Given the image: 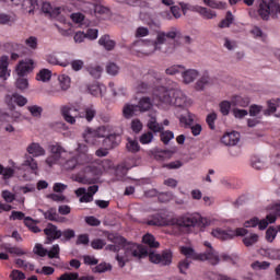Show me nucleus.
<instances>
[{
    "mask_svg": "<svg viewBox=\"0 0 280 280\" xmlns=\"http://www.w3.org/2000/svg\"><path fill=\"white\" fill-rule=\"evenodd\" d=\"M183 34L178 27H172L168 32L158 31L155 40H139L132 45V51L142 54V56H151L155 51H162V54H172L174 49L167 47V38L174 40V38H180Z\"/></svg>",
    "mask_w": 280,
    "mask_h": 280,
    "instance_id": "obj_1",
    "label": "nucleus"
},
{
    "mask_svg": "<svg viewBox=\"0 0 280 280\" xmlns=\"http://www.w3.org/2000/svg\"><path fill=\"white\" fill-rule=\"evenodd\" d=\"M108 240H110L113 244L107 245L106 250L117 253L116 261H118L120 268H124L126 262L130 261L132 257H136L137 259L148 257V249L137 243L124 245L126 240L121 236H108Z\"/></svg>",
    "mask_w": 280,
    "mask_h": 280,
    "instance_id": "obj_2",
    "label": "nucleus"
},
{
    "mask_svg": "<svg viewBox=\"0 0 280 280\" xmlns=\"http://www.w3.org/2000/svg\"><path fill=\"white\" fill-rule=\"evenodd\" d=\"M74 152L77 158L83 163V173H78L74 180L82 185H95L97 176L102 174V168L93 165V155L89 154V147L84 143H78Z\"/></svg>",
    "mask_w": 280,
    "mask_h": 280,
    "instance_id": "obj_3",
    "label": "nucleus"
},
{
    "mask_svg": "<svg viewBox=\"0 0 280 280\" xmlns=\"http://www.w3.org/2000/svg\"><path fill=\"white\" fill-rule=\"evenodd\" d=\"M153 104L159 106V108H168L170 106L187 108L191 102L180 90H167L165 88H159L153 92Z\"/></svg>",
    "mask_w": 280,
    "mask_h": 280,
    "instance_id": "obj_4",
    "label": "nucleus"
},
{
    "mask_svg": "<svg viewBox=\"0 0 280 280\" xmlns=\"http://www.w3.org/2000/svg\"><path fill=\"white\" fill-rule=\"evenodd\" d=\"M61 115L65 121L71 124V126L75 124V119H84L91 124L97 116V108H95V105L90 104L85 105L82 110L79 112L74 106H63L61 107Z\"/></svg>",
    "mask_w": 280,
    "mask_h": 280,
    "instance_id": "obj_5",
    "label": "nucleus"
},
{
    "mask_svg": "<svg viewBox=\"0 0 280 280\" xmlns=\"http://www.w3.org/2000/svg\"><path fill=\"white\" fill-rule=\"evenodd\" d=\"M203 246L208 248L205 253H196V250L190 246H183L180 247V253L186 257L187 260L191 259L192 261H209L211 266H218L220 264V255L218 252L213 249L211 243L205 242Z\"/></svg>",
    "mask_w": 280,
    "mask_h": 280,
    "instance_id": "obj_6",
    "label": "nucleus"
},
{
    "mask_svg": "<svg viewBox=\"0 0 280 280\" xmlns=\"http://www.w3.org/2000/svg\"><path fill=\"white\" fill-rule=\"evenodd\" d=\"M200 224H202V217L198 213L171 218V226L175 229H194V226H200Z\"/></svg>",
    "mask_w": 280,
    "mask_h": 280,
    "instance_id": "obj_7",
    "label": "nucleus"
},
{
    "mask_svg": "<svg viewBox=\"0 0 280 280\" xmlns=\"http://www.w3.org/2000/svg\"><path fill=\"white\" fill-rule=\"evenodd\" d=\"M110 133L109 126H101L96 129L86 128L83 132V139L85 143H90L91 145H95L97 143V139H106Z\"/></svg>",
    "mask_w": 280,
    "mask_h": 280,
    "instance_id": "obj_8",
    "label": "nucleus"
},
{
    "mask_svg": "<svg viewBox=\"0 0 280 280\" xmlns=\"http://www.w3.org/2000/svg\"><path fill=\"white\" fill-rule=\"evenodd\" d=\"M50 154L46 158L45 163L48 167L58 165L63 158L69 153L60 143L50 144L48 148Z\"/></svg>",
    "mask_w": 280,
    "mask_h": 280,
    "instance_id": "obj_9",
    "label": "nucleus"
},
{
    "mask_svg": "<svg viewBox=\"0 0 280 280\" xmlns=\"http://www.w3.org/2000/svg\"><path fill=\"white\" fill-rule=\"evenodd\" d=\"M58 165L65 172H73V170H81L79 174L84 173V167H86L82 161H80L75 155H73V152H68Z\"/></svg>",
    "mask_w": 280,
    "mask_h": 280,
    "instance_id": "obj_10",
    "label": "nucleus"
},
{
    "mask_svg": "<svg viewBox=\"0 0 280 280\" xmlns=\"http://www.w3.org/2000/svg\"><path fill=\"white\" fill-rule=\"evenodd\" d=\"M136 80H141L133 86L136 93H148V89L154 83V75L151 72H144L140 75L136 74Z\"/></svg>",
    "mask_w": 280,
    "mask_h": 280,
    "instance_id": "obj_11",
    "label": "nucleus"
},
{
    "mask_svg": "<svg viewBox=\"0 0 280 280\" xmlns=\"http://www.w3.org/2000/svg\"><path fill=\"white\" fill-rule=\"evenodd\" d=\"M277 222V215L276 214H268L266 219H262L259 221L258 218H253L244 223L245 229H252L255 226H259L260 231H265V229H268V224H275Z\"/></svg>",
    "mask_w": 280,
    "mask_h": 280,
    "instance_id": "obj_12",
    "label": "nucleus"
},
{
    "mask_svg": "<svg viewBox=\"0 0 280 280\" xmlns=\"http://www.w3.org/2000/svg\"><path fill=\"white\" fill-rule=\"evenodd\" d=\"M12 167H14V170H23L24 172H38V162L34 155L25 153L21 165L19 166L16 163L12 162Z\"/></svg>",
    "mask_w": 280,
    "mask_h": 280,
    "instance_id": "obj_13",
    "label": "nucleus"
},
{
    "mask_svg": "<svg viewBox=\"0 0 280 280\" xmlns=\"http://www.w3.org/2000/svg\"><path fill=\"white\" fill-rule=\"evenodd\" d=\"M96 191H100V186L93 185L88 189L84 187L78 188L74 194L79 199V202H93V196Z\"/></svg>",
    "mask_w": 280,
    "mask_h": 280,
    "instance_id": "obj_14",
    "label": "nucleus"
},
{
    "mask_svg": "<svg viewBox=\"0 0 280 280\" xmlns=\"http://www.w3.org/2000/svg\"><path fill=\"white\" fill-rule=\"evenodd\" d=\"M149 259L152 264H158L159 266H170V264H172V252L164 250L162 254L151 252Z\"/></svg>",
    "mask_w": 280,
    "mask_h": 280,
    "instance_id": "obj_15",
    "label": "nucleus"
},
{
    "mask_svg": "<svg viewBox=\"0 0 280 280\" xmlns=\"http://www.w3.org/2000/svg\"><path fill=\"white\" fill-rule=\"evenodd\" d=\"M4 104L10 108H14V106H25L27 104V98L19 93L7 94L4 96Z\"/></svg>",
    "mask_w": 280,
    "mask_h": 280,
    "instance_id": "obj_16",
    "label": "nucleus"
},
{
    "mask_svg": "<svg viewBox=\"0 0 280 280\" xmlns=\"http://www.w3.org/2000/svg\"><path fill=\"white\" fill-rule=\"evenodd\" d=\"M32 71H34V60L32 59H23L15 67V72L19 78H25V75L32 73Z\"/></svg>",
    "mask_w": 280,
    "mask_h": 280,
    "instance_id": "obj_17",
    "label": "nucleus"
},
{
    "mask_svg": "<svg viewBox=\"0 0 280 280\" xmlns=\"http://www.w3.org/2000/svg\"><path fill=\"white\" fill-rule=\"evenodd\" d=\"M198 78H200V71L197 69H186L184 67V70L182 71L183 84H194Z\"/></svg>",
    "mask_w": 280,
    "mask_h": 280,
    "instance_id": "obj_18",
    "label": "nucleus"
},
{
    "mask_svg": "<svg viewBox=\"0 0 280 280\" xmlns=\"http://www.w3.org/2000/svg\"><path fill=\"white\" fill-rule=\"evenodd\" d=\"M45 235L47 236L46 244H51L54 240H60L62 237V231L58 230V226L49 223L44 230Z\"/></svg>",
    "mask_w": 280,
    "mask_h": 280,
    "instance_id": "obj_19",
    "label": "nucleus"
},
{
    "mask_svg": "<svg viewBox=\"0 0 280 280\" xmlns=\"http://www.w3.org/2000/svg\"><path fill=\"white\" fill-rule=\"evenodd\" d=\"M26 154L34 156L35 159H38L40 156H45L47 154V151L40 143L38 142H32L26 147Z\"/></svg>",
    "mask_w": 280,
    "mask_h": 280,
    "instance_id": "obj_20",
    "label": "nucleus"
},
{
    "mask_svg": "<svg viewBox=\"0 0 280 280\" xmlns=\"http://www.w3.org/2000/svg\"><path fill=\"white\" fill-rule=\"evenodd\" d=\"M273 10H275V3L261 1L258 8V14L264 21H268Z\"/></svg>",
    "mask_w": 280,
    "mask_h": 280,
    "instance_id": "obj_21",
    "label": "nucleus"
},
{
    "mask_svg": "<svg viewBox=\"0 0 280 280\" xmlns=\"http://www.w3.org/2000/svg\"><path fill=\"white\" fill-rule=\"evenodd\" d=\"M241 136L237 131L226 132L222 138L221 142L223 145H228L229 148H233L240 143Z\"/></svg>",
    "mask_w": 280,
    "mask_h": 280,
    "instance_id": "obj_22",
    "label": "nucleus"
},
{
    "mask_svg": "<svg viewBox=\"0 0 280 280\" xmlns=\"http://www.w3.org/2000/svg\"><path fill=\"white\" fill-rule=\"evenodd\" d=\"M147 224H149V226H172V219L155 214L147 221Z\"/></svg>",
    "mask_w": 280,
    "mask_h": 280,
    "instance_id": "obj_23",
    "label": "nucleus"
},
{
    "mask_svg": "<svg viewBox=\"0 0 280 280\" xmlns=\"http://www.w3.org/2000/svg\"><path fill=\"white\" fill-rule=\"evenodd\" d=\"M212 237H217V240H233L235 237V231L233 230H223L222 228H217L211 232Z\"/></svg>",
    "mask_w": 280,
    "mask_h": 280,
    "instance_id": "obj_24",
    "label": "nucleus"
},
{
    "mask_svg": "<svg viewBox=\"0 0 280 280\" xmlns=\"http://www.w3.org/2000/svg\"><path fill=\"white\" fill-rule=\"evenodd\" d=\"M9 60L10 57H8L7 55L0 57V80H2V82H5V80L10 78V71L8 70V67L10 65Z\"/></svg>",
    "mask_w": 280,
    "mask_h": 280,
    "instance_id": "obj_25",
    "label": "nucleus"
},
{
    "mask_svg": "<svg viewBox=\"0 0 280 280\" xmlns=\"http://www.w3.org/2000/svg\"><path fill=\"white\" fill-rule=\"evenodd\" d=\"M88 91L90 95H93L94 97H104L106 94V85L94 82L88 86Z\"/></svg>",
    "mask_w": 280,
    "mask_h": 280,
    "instance_id": "obj_26",
    "label": "nucleus"
},
{
    "mask_svg": "<svg viewBox=\"0 0 280 280\" xmlns=\"http://www.w3.org/2000/svg\"><path fill=\"white\" fill-rule=\"evenodd\" d=\"M137 113H139V107L137 105L125 104L122 107V117H125V119H131Z\"/></svg>",
    "mask_w": 280,
    "mask_h": 280,
    "instance_id": "obj_27",
    "label": "nucleus"
},
{
    "mask_svg": "<svg viewBox=\"0 0 280 280\" xmlns=\"http://www.w3.org/2000/svg\"><path fill=\"white\" fill-rule=\"evenodd\" d=\"M147 128L151 130V132H163V124L159 122L156 120V116H150V119L148 120Z\"/></svg>",
    "mask_w": 280,
    "mask_h": 280,
    "instance_id": "obj_28",
    "label": "nucleus"
},
{
    "mask_svg": "<svg viewBox=\"0 0 280 280\" xmlns=\"http://www.w3.org/2000/svg\"><path fill=\"white\" fill-rule=\"evenodd\" d=\"M119 141H121L119 135L108 133L103 143L106 148H115V145H119Z\"/></svg>",
    "mask_w": 280,
    "mask_h": 280,
    "instance_id": "obj_29",
    "label": "nucleus"
},
{
    "mask_svg": "<svg viewBox=\"0 0 280 280\" xmlns=\"http://www.w3.org/2000/svg\"><path fill=\"white\" fill-rule=\"evenodd\" d=\"M88 73L94 78V80H100L102 78V73H104V68L100 65H91L86 68Z\"/></svg>",
    "mask_w": 280,
    "mask_h": 280,
    "instance_id": "obj_30",
    "label": "nucleus"
},
{
    "mask_svg": "<svg viewBox=\"0 0 280 280\" xmlns=\"http://www.w3.org/2000/svg\"><path fill=\"white\" fill-rule=\"evenodd\" d=\"M98 45H101V47H104V49H106L107 51H113V49H115V40L110 39V36L108 35H103L98 39Z\"/></svg>",
    "mask_w": 280,
    "mask_h": 280,
    "instance_id": "obj_31",
    "label": "nucleus"
},
{
    "mask_svg": "<svg viewBox=\"0 0 280 280\" xmlns=\"http://www.w3.org/2000/svg\"><path fill=\"white\" fill-rule=\"evenodd\" d=\"M260 255H262V257H268L269 259H280V250L272 247L261 248Z\"/></svg>",
    "mask_w": 280,
    "mask_h": 280,
    "instance_id": "obj_32",
    "label": "nucleus"
},
{
    "mask_svg": "<svg viewBox=\"0 0 280 280\" xmlns=\"http://www.w3.org/2000/svg\"><path fill=\"white\" fill-rule=\"evenodd\" d=\"M268 108L264 112V115L270 117L273 113H277V107L280 105V98H272L268 101Z\"/></svg>",
    "mask_w": 280,
    "mask_h": 280,
    "instance_id": "obj_33",
    "label": "nucleus"
},
{
    "mask_svg": "<svg viewBox=\"0 0 280 280\" xmlns=\"http://www.w3.org/2000/svg\"><path fill=\"white\" fill-rule=\"evenodd\" d=\"M136 106L138 107V110L140 113H145L150 108H152V101L150 100V97H142V98H140L138 105H136Z\"/></svg>",
    "mask_w": 280,
    "mask_h": 280,
    "instance_id": "obj_34",
    "label": "nucleus"
},
{
    "mask_svg": "<svg viewBox=\"0 0 280 280\" xmlns=\"http://www.w3.org/2000/svg\"><path fill=\"white\" fill-rule=\"evenodd\" d=\"M1 250H5V253H10L11 255H25V252L19 247H12V245L4 243L0 246Z\"/></svg>",
    "mask_w": 280,
    "mask_h": 280,
    "instance_id": "obj_35",
    "label": "nucleus"
},
{
    "mask_svg": "<svg viewBox=\"0 0 280 280\" xmlns=\"http://www.w3.org/2000/svg\"><path fill=\"white\" fill-rule=\"evenodd\" d=\"M126 149H127V152H131L132 154H135L141 150V147L139 145V141L132 138H128Z\"/></svg>",
    "mask_w": 280,
    "mask_h": 280,
    "instance_id": "obj_36",
    "label": "nucleus"
},
{
    "mask_svg": "<svg viewBox=\"0 0 280 280\" xmlns=\"http://www.w3.org/2000/svg\"><path fill=\"white\" fill-rule=\"evenodd\" d=\"M259 242V235L252 233L247 234L245 237H243V244L248 248L250 246H255Z\"/></svg>",
    "mask_w": 280,
    "mask_h": 280,
    "instance_id": "obj_37",
    "label": "nucleus"
},
{
    "mask_svg": "<svg viewBox=\"0 0 280 280\" xmlns=\"http://www.w3.org/2000/svg\"><path fill=\"white\" fill-rule=\"evenodd\" d=\"M210 82H211V79L209 78V74H203L202 77H200L199 80H197L195 84L196 91H205V86L210 84Z\"/></svg>",
    "mask_w": 280,
    "mask_h": 280,
    "instance_id": "obj_38",
    "label": "nucleus"
},
{
    "mask_svg": "<svg viewBox=\"0 0 280 280\" xmlns=\"http://www.w3.org/2000/svg\"><path fill=\"white\" fill-rule=\"evenodd\" d=\"M61 91H69L71 88V78L67 74H61L58 77Z\"/></svg>",
    "mask_w": 280,
    "mask_h": 280,
    "instance_id": "obj_39",
    "label": "nucleus"
},
{
    "mask_svg": "<svg viewBox=\"0 0 280 280\" xmlns=\"http://www.w3.org/2000/svg\"><path fill=\"white\" fill-rule=\"evenodd\" d=\"M179 122L182 126H191L194 124V115L185 109L184 114L179 117Z\"/></svg>",
    "mask_w": 280,
    "mask_h": 280,
    "instance_id": "obj_40",
    "label": "nucleus"
},
{
    "mask_svg": "<svg viewBox=\"0 0 280 280\" xmlns=\"http://www.w3.org/2000/svg\"><path fill=\"white\" fill-rule=\"evenodd\" d=\"M108 86H109L114 97H119L121 95H126V88H124L121 85L116 86L115 82H109Z\"/></svg>",
    "mask_w": 280,
    "mask_h": 280,
    "instance_id": "obj_41",
    "label": "nucleus"
},
{
    "mask_svg": "<svg viewBox=\"0 0 280 280\" xmlns=\"http://www.w3.org/2000/svg\"><path fill=\"white\" fill-rule=\"evenodd\" d=\"M57 56L59 67H69V65H71V55H69V52H59Z\"/></svg>",
    "mask_w": 280,
    "mask_h": 280,
    "instance_id": "obj_42",
    "label": "nucleus"
},
{
    "mask_svg": "<svg viewBox=\"0 0 280 280\" xmlns=\"http://www.w3.org/2000/svg\"><path fill=\"white\" fill-rule=\"evenodd\" d=\"M205 5H208V8H212L213 10H225L226 3L225 2H218L215 0H202Z\"/></svg>",
    "mask_w": 280,
    "mask_h": 280,
    "instance_id": "obj_43",
    "label": "nucleus"
},
{
    "mask_svg": "<svg viewBox=\"0 0 280 280\" xmlns=\"http://www.w3.org/2000/svg\"><path fill=\"white\" fill-rule=\"evenodd\" d=\"M37 5H38V2L36 0H23L22 2L23 10L28 12V14H32L34 10H36Z\"/></svg>",
    "mask_w": 280,
    "mask_h": 280,
    "instance_id": "obj_44",
    "label": "nucleus"
},
{
    "mask_svg": "<svg viewBox=\"0 0 280 280\" xmlns=\"http://www.w3.org/2000/svg\"><path fill=\"white\" fill-rule=\"evenodd\" d=\"M142 242L143 244H147V246H149L150 248H159L160 246L159 242H156V240L154 238V235L152 234H145L142 237Z\"/></svg>",
    "mask_w": 280,
    "mask_h": 280,
    "instance_id": "obj_45",
    "label": "nucleus"
},
{
    "mask_svg": "<svg viewBox=\"0 0 280 280\" xmlns=\"http://www.w3.org/2000/svg\"><path fill=\"white\" fill-rule=\"evenodd\" d=\"M184 69H185V66L183 65H174L166 68L165 73L166 75H177V73H180V75H183Z\"/></svg>",
    "mask_w": 280,
    "mask_h": 280,
    "instance_id": "obj_46",
    "label": "nucleus"
},
{
    "mask_svg": "<svg viewBox=\"0 0 280 280\" xmlns=\"http://www.w3.org/2000/svg\"><path fill=\"white\" fill-rule=\"evenodd\" d=\"M36 80L39 82H49L51 80V71L49 69H43L37 73Z\"/></svg>",
    "mask_w": 280,
    "mask_h": 280,
    "instance_id": "obj_47",
    "label": "nucleus"
},
{
    "mask_svg": "<svg viewBox=\"0 0 280 280\" xmlns=\"http://www.w3.org/2000/svg\"><path fill=\"white\" fill-rule=\"evenodd\" d=\"M24 224L27 226V229H30V231H32V233H40L38 225H36V221H34L32 218H24Z\"/></svg>",
    "mask_w": 280,
    "mask_h": 280,
    "instance_id": "obj_48",
    "label": "nucleus"
},
{
    "mask_svg": "<svg viewBox=\"0 0 280 280\" xmlns=\"http://www.w3.org/2000/svg\"><path fill=\"white\" fill-rule=\"evenodd\" d=\"M198 14H200V16H202V19H215V12L211 11V9H207L205 7H199V12Z\"/></svg>",
    "mask_w": 280,
    "mask_h": 280,
    "instance_id": "obj_49",
    "label": "nucleus"
},
{
    "mask_svg": "<svg viewBox=\"0 0 280 280\" xmlns=\"http://www.w3.org/2000/svg\"><path fill=\"white\" fill-rule=\"evenodd\" d=\"M46 255H48L49 259H60V245L59 244L52 245L50 250H47Z\"/></svg>",
    "mask_w": 280,
    "mask_h": 280,
    "instance_id": "obj_50",
    "label": "nucleus"
},
{
    "mask_svg": "<svg viewBox=\"0 0 280 280\" xmlns=\"http://www.w3.org/2000/svg\"><path fill=\"white\" fill-rule=\"evenodd\" d=\"M15 86L16 89H19V91H27V89L30 88V81H27V79L20 77L16 81H15Z\"/></svg>",
    "mask_w": 280,
    "mask_h": 280,
    "instance_id": "obj_51",
    "label": "nucleus"
},
{
    "mask_svg": "<svg viewBox=\"0 0 280 280\" xmlns=\"http://www.w3.org/2000/svg\"><path fill=\"white\" fill-rule=\"evenodd\" d=\"M153 140H154V133H152V131L142 133L139 139L142 145H148Z\"/></svg>",
    "mask_w": 280,
    "mask_h": 280,
    "instance_id": "obj_52",
    "label": "nucleus"
},
{
    "mask_svg": "<svg viewBox=\"0 0 280 280\" xmlns=\"http://www.w3.org/2000/svg\"><path fill=\"white\" fill-rule=\"evenodd\" d=\"M250 266L253 270H268V268H270V262L256 260Z\"/></svg>",
    "mask_w": 280,
    "mask_h": 280,
    "instance_id": "obj_53",
    "label": "nucleus"
},
{
    "mask_svg": "<svg viewBox=\"0 0 280 280\" xmlns=\"http://www.w3.org/2000/svg\"><path fill=\"white\" fill-rule=\"evenodd\" d=\"M233 13L231 11H228L225 19L222 20V22L219 24V27H231V25L233 24Z\"/></svg>",
    "mask_w": 280,
    "mask_h": 280,
    "instance_id": "obj_54",
    "label": "nucleus"
},
{
    "mask_svg": "<svg viewBox=\"0 0 280 280\" xmlns=\"http://www.w3.org/2000/svg\"><path fill=\"white\" fill-rule=\"evenodd\" d=\"M217 119H218V114H215V112H212L207 116L206 121H207L210 130H215V120Z\"/></svg>",
    "mask_w": 280,
    "mask_h": 280,
    "instance_id": "obj_55",
    "label": "nucleus"
},
{
    "mask_svg": "<svg viewBox=\"0 0 280 280\" xmlns=\"http://www.w3.org/2000/svg\"><path fill=\"white\" fill-rule=\"evenodd\" d=\"M250 34H252V36H254V38H258L260 40H266V34L258 26H254L250 30Z\"/></svg>",
    "mask_w": 280,
    "mask_h": 280,
    "instance_id": "obj_56",
    "label": "nucleus"
},
{
    "mask_svg": "<svg viewBox=\"0 0 280 280\" xmlns=\"http://www.w3.org/2000/svg\"><path fill=\"white\" fill-rule=\"evenodd\" d=\"M33 253L38 255V257H47V249L40 243L35 244Z\"/></svg>",
    "mask_w": 280,
    "mask_h": 280,
    "instance_id": "obj_57",
    "label": "nucleus"
},
{
    "mask_svg": "<svg viewBox=\"0 0 280 280\" xmlns=\"http://www.w3.org/2000/svg\"><path fill=\"white\" fill-rule=\"evenodd\" d=\"M14 23V19L12 15L8 13H0V25H12Z\"/></svg>",
    "mask_w": 280,
    "mask_h": 280,
    "instance_id": "obj_58",
    "label": "nucleus"
},
{
    "mask_svg": "<svg viewBox=\"0 0 280 280\" xmlns=\"http://www.w3.org/2000/svg\"><path fill=\"white\" fill-rule=\"evenodd\" d=\"M160 137H161L162 143L167 145V143H170V141H172V139H174V132L166 130V131L161 132Z\"/></svg>",
    "mask_w": 280,
    "mask_h": 280,
    "instance_id": "obj_59",
    "label": "nucleus"
},
{
    "mask_svg": "<svg viewBox=\"0 0 280 280\" xmlns=\"http://www.w3.org/2000/svg\"><path fill=\"white\" fill-rule=\"evenodd\" d=\"M106 71L108 75H118L119 74V66H117L115 62H109L106 66Z\"/></svg>",
    "mask_w": 280,
    "mask_h": 280,
    "instance_id": "obj_60",
    "label": "nucleus"
},
{
    "mask_svg": "<svg viewBox=\"0 0 280 280\" xmlns=\"http://www.w3.org/2000/svg\"><path fill=\"white\" fill-rule=\"evenodd\" d=\"M27 110L31 113L32 117H40V115H43V107L38 105L28 106Z\"/></svg>",
    "mask_w": 280,
    "mask_h": 280,
    "instance_id": "obj_61",
    "label": "nucleus"
},
{
    "mask_svg": "<svg viewBox=\"0 0 280 280\" xmlns=\"http://www.w3.org/2000/svg\"><path fill=\"white\" fill-rule=\"evenodd\" d=\"M112 266L110 264H106V262H101L100 265H97L94 269L93 272H108V270H112Z\"/></svg>",
    "mask_w": 280,
    "mask_h": 280,
    "instance_id": "obj_62",
    "label": "nucleus"
},
{
    "mask_svg": "<svg viewBox=\"0 0 280 280\" xmlns=\"http://www.w3.org/2000/svg\"><path fill=\"white\" fill-rule=\"evenodd\" d=\"M80 275L78 272H66L61 275L58 280H78Z\"/></svg>",
    "mask_w": 280,
    "mask_h": 280,
    "instance_id": "obj_63",
    "label": "nucleus"
},
{
    "mask_svg": "<svg viewBox=\"0 0 280 280\" xmlns=\"http://www.w3.org/2000/svg\"><path fill=\"white\" fill-rule=\"evenodd\" d=\"M11 280H25V273H23L20 270H12L11 275H10Z\"/></svg>",
    "mask_w": 280,
    "mask_h": 280,
    "instance_id": "obj_64",
    "label": "nucleus"
}]
</instances>
